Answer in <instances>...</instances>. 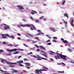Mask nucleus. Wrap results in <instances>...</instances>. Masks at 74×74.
I'll return each instance as SVG.
<instances>
[{"label": "nucleus", "instance_id": "nucleus-1", "mask_svg": "<svg viewBox=\"0 0 74 74\" xmlns=\"http://www.w3.org/2000/svg\"><path fill=\"white\" fill-rule=\"evenodd\" d=\"M57 57L59 59H60L62 58V59H63L65 60H67V59H66V56L61 55L60 53L59 54V55H57Z\"/></svg>", "mask_w": 74, "mask_h": 74}, {"label": "nucleus", "instance_id": "nucleus-2", "mask_svg": "<svg viewBox=\"0 0 74 74\" xmlns=\"http://www.w3.org/2000/svg\"><path fill=\"white\" fill-rule=\"evenodd\" d=\"M2 36V38H7L6 37H9L10 38H12V39H14V36L11 35V36H10L8 34H2L1 35Z\"/></svg>", "mask_w": 74, "mask_h": 74}, {"label": "nucleus", "instance_id": "nucleus-3", "mask_svg": "<svg viewBox=\"0 0 74 74\" xmlns=\"http://www.w3.org/2000/svg\"><path fill=\"white\" fill-rule=\"evenodd\" d=\"M17 7L18 8V10H24V8L22 7V5L19 6V5H17Z\"/></svg>", "mask_w": 74, "mask_h": 74}, {"label": "nucleus", "instance_id": "nucleus-4", "mask_svg": "<svg viewBox=\"0 0 74 74\" xmlns=\"http://www.w3.org/2000/svg\"><path fill=\"white\" fill-rule=\"evenodd\" d=\"M21 26H22L23 27H30V25L29 24H26V25H20Z\"/></svg>", "mask_w": 74, "mask_h": 74}, {"label": "nucleus", "instance_id": "nucleus-5", "mask_svg": "<svg viewBox=\"0 0 74 74\" xmlns=\"http://www.w3.org/2000/svg\"><path fill=\"white\" fill-rule=\"evenodd\" d=\"M61 40L62 41H63V42L65 44H66V43H67V44H68V41L66 40H64V39L61 38Z\"/></svg>", "mask_w": 74, "mask_h": 74}, {"label": "nucleus", "instance_id": "nucleus-6", "mask_svg": "<svg viewBox=\"0 0 74 74\" xmlns=\"http://www.w3.org/2000/svg\"><path fill=\"white\" fill-rule=\"evenodd\" d=\"M30 25V27H31V28H33V29H34V30H36V27H34V25H33L31 24Z\"/></svg>", "mask_w": 74, "mask_h": 74}, {"label": "nucleus", "instance_id": "nucleus-7", "mask_svg": "<svg viewBox=\"0 0 74 74\" xmlns=\"http://www.w3.org/2000/svg\"><path fill=\"white\" fill-rule=\"evenodd\" d=\"M32 12H31V14H32V15H34L35 13H36V14H37V12H36V11H34V10H32Z\"/></svg>", "mask_w": 74, "mask_h": 74}, {"label": "nucleus", "instance_id": "nucleus-8", "mask_svg": "<svg viewBox=\"0 0 74 74\" xmlns=\"http://www.w3.org/2000/svg\"><path fill=\"white\" fill-rule=\"evenodd\" d=\"M23 62V60H21L19 61H17L16 62V63H17V64H21V63H22Z\"/></svg>", "mask_w": 74, "mask_h": 74}, {"label": "nucleus", "instance_id": "nucleus-9", "mask_svg": "<svg viewBox=\"0 0 74 74\" xmlns=\"http://www.w3.org/2000/svg\"><path fill=\"white\" fill-rule=\"evenodd\" d=\"M42 69H42V70H41L42 71H47V70H48V69H47V68H45V67L42 68Z\"/></svg>", "mask_w": 74, "mask_h": 74}, {"label": "nucleus", "instance_id": "nucleus-10", "mask_svg": "<svg viewBox=\"0 0 74 74\" xmlns=\"http://www.w3.org/2000/svg\"><path fill=\"white\" fill-rule=\"evenodd\" d=\"M64 16H66L68 19H69V16H68V14H67V13L64 14Z\"/></svg>", "mask_w": 74, "mask_h": 74}, {"label": "nucleus", "instance_id": "nucleus-11", "mask_svg": "<svg viewBox=\"0 0 74 74\" xmlns=\"http://www.w3.org/2000/svg\"><path fill=\"white\" fill-rule=\"evenodd\" d=\"M73 22L74 20H73V19H72V20L71 21V25L72 26H73V27H74V25L73 24Z\"/></svg>", "mask_w": 74, "mask_h": 74}, {"label": "nucleus", "instance_id": "nucleus-12", "mask_svg": "<svg viewBox=\"0 0 74 74\" xmlns=\"http://www.w3.org/2000/svg\"><path fill=\"white\" fill-rule=\"evenodd\" d=\"M44 34L42 32H40L38 33V34L36 35V36H41V34Z\"/></svg>", "mask_w": 74, "mask_h": 74}, {"label": "nucleus", "instance_id": "nucleus-13", "mask_svg": "<svg viewBox=\"0 0 74 74\" xmlns=\"http://www.w3.org/2000/svg\"><path fill=\"white\" fill-rule=\"evenodd\" d=\"M12 52H15V51H16L17 50H19L18 49H12Z\"/></svg>", "mask_w": 74, "mask_h": 74}, {"label": "nucleus", "instance_id": "nucleus-14", "mask_svg": "<svg viewBox=\"0 0 74 74\" xmlns=\"http://www.w3.org/2000/svg\"><path fill=\"white\" fill-rule=\"evenodd\" d=\"M50 29L51 30H52V31H53V32H56L54 28H50Z\"/></svg>", "mask_w": 74, "mask_h": 74}, {"label": "nucleus", "instance_id": "nucleus-15", "mask_svg": "<svg viewBox=\"0 0 74 74\" xmlns=\"http://www.w3.org/2000/svg\"><path fill=\"white\" fill-rule=\"evenodd\" d=\"M25 64L26 65V66H30V63H25Z\"/></svg>", "mask_w": 74, "mask_h": 74}, {"label": "nucleus", "instance_id": "nucleus-16", "mask_svg": "<svg viewBox=\"0 0 74 74\" xmlns=\"http://www.w3.org/2000/svg\"><path fill=\"white\" fill-rule=\"evenodd\" d=\"M7 27H4V30H7V29H10V27H9L8 26H6Z\"/></svg>", "mask_w": 74, "mask_h": 74}, {"label": "nucleus", "instance_id": "nucleus-17", "mask_svg": "<svg viewBox=\"0 0 74 74\" xmlns=\"http://www.w3.org/2000/svg\"><path fill=\"white\" fill-rule=\"evenodd\" d=\"M42 55H43V56H45V57H46V58L48 57V56H47V54L46 53H44V54H42Z\"/></svg>", "mask_w": 74, "mask_h": 74}, {"label": "nucleus", "instance_id": "nucleus-18", "mask_svg": "<svg viewBox=\"0 0 74 74\" xmlns=\"http://www.w3.org/2000/svg\"><path fill=\"white\" fill-rule=\"evenodd\" d=\"M5 60L4 59L1 60V62L2 63H4V62H5Z\"/></svg>", "mask_w": 74, "mask_h": 74}, {"label": "nucleus", "instance_id": "nucleus-19", "mask_svg": "<svg viewBox=\"0 0 74 74\" xmlns=\"http://www.w3.org/2000/svg\"><path fill=\"white\" fill-rule=\"evenodd\" d=\"M41 57H40V56L38 55H36V58H41Z\"/></svg>", "mask_w": 74, "mask_h": 74}, {"label": "nucleus", "instance_id": "nucleus-20", "mask_svg": "<svg viewBox=\"0 0 74 74\" xmlns=\"http://www.w3.org/2000/svg\"><path fill=\"white\" fill-rule=\"evenodd\" d=\"M50 54H51V55H53V53H55L54 52H53L51 51L49 52Z\"/></svg>", "mask_w": 74, "mask_h": 74}, {"label": "nucleus", "instance_id": "nucleus-21", "mask_svg": "<svg viewBox=\"0 0 74 74\" xmlns=\"http://www.w3.org/2000/svg\"><path fill=\"white\" fill-rule=\"evenodd\" d=\"M0 71L2 72H3V73H7V71H4L0 69Z\"/></svg>", "mask_w": 74, "mask_h": 74}, {"label": "nucleus", "instance_id": "nucleus-22", "mask_svg": "<svg viewBox=\"0 0 74 74\" xmlns=\"http://www.w3.org/2000/svg\"><path fill=\"white\" fill-rule=\"evenodd\" d=\"M19 66H20L21 67H24V66H23V64H18Z\"/></svg>", "mask_w": 74, "mask_h": 74}, {"label": "nucleus", "instance_id": "nucleus-23", "mask_svg": "<svg viewBox=\"0 0 74 74\" xmlns=\"http://www.w3.org/2000/svg\"><path fill=\"white\" fill-rule=\"evenodd\" d=\"M19 53V52L18 51H16L13 54H17L18 53Z\"/></svg>", "mask_w": 74, "mask_h": 74}, {"label": "nucleus", "instance_id": "nucleus-24", "mask_svg": "<svg viewBox=\"0 0 74 74\" xmlns=\"http://www.w3.org/2000/svg\"><path fill=\"white\" fill-rule=\"evenodd\" d=\"M6 63L8 64H12V62H7Z\"/></svg>", "mask_w": 74, "mask_h": 74}, {"label": "nucleus", "instance_id": "nucleus-25", "mask_svg": "<svg viewBox=\"0 0 74 74\" xmlns=\"http://www.w3.org/2000/svg\"><path fill=\"white\" fill-rule=\"evenodd\" d=\"M8 46H9L10 47H12V46H13V45L10 44L9 45H7Z\"/></svg>", "mask_w": 74, "mask_h": 74}, {"label": "nucleus", "instance_id": "nucleus-26", "mask_svg": "<svg viewBox=\"0 0 74 74\" xmlns=\"http://www.w3.org/2000/svg\"><path fill=\"white\" fill-rule=\"evenodd\" d=\"M13 72L14 73H18V71L17 70H14V71H13Z\"/></svg>", "mask_w": 74, "mask_h": 74}, {"label": "nucleus", "instance_id": "nucleus-27", "mask_svg": "<svg viewBox=\"0 0 74 74\" xmlns=\"http://www.w3.org/2000/svg\"><path fill=\"white\" fill-rule=\"evenodd\" d=\"M64 22L65 24V25H67V22H66L64 21Z\"/></svg>", "mask_w": 74, "mask_h": 74}, {"label": "nucleus", "instance_id": "nucleus-28", "mask_svg": "<svg viewBox=\"0 0 74 74\" xmlns=\"http://www.w3.org/2000/svg\"><path fill=\"white\" fill-rule=\"evenodd\" d=\"M66 3V1H64L62 3V5H63L64 4V3Z\"/></svg>", "mask_w": 74, "mask_h": 74}, {"label": "nucleus", "instance_id": "nucleus-29", "mask_svg": "<svg viewBox=\"0 0 74 74\" xmlns=\"http://www.w3.org/2000/svg\"><path fill=\"white\" fill-rule=\"evenodd\" d=\"M6 56H11V54H5Z\"/></svg>", "mask_w": 74, "mask_h": 74}, {"label": "nucleus", "instance_id": "nucleus-30", "mask_svg": "<svg viewBox=\"0 0 74 74\" xmlns=\"http://www.w3.org/2000/svg\"><path fill=\"white\" fill-rule=\"evenodd\" d=\"M39 22H40L39 20H36L35 22H36V23H38Z\"/></svg>", "mask_w": 74, "mask_h": 74}, {"label": "nucleus", "instance_id": "nucleus-31", "mask_svg": "<svg viewBox=\"0 0 74 74\" xmlns=\"http://www.w3.org/2000/svg\"><path fill=\"white\" fill-rule=\"evenodd\" d=\"M35 39H36V40H38L39 41H40V39H39L38 37H35Z\"/></svg>", "mask_w": 74, "mask_h": 74}, {"label": "nucleus", "instance_id": "nucleus-32", "mask_svg": "<svg viewBox=\"0 0 74 74\" xmlns=\"http://www.w3.org/2000/svg\"><path fill=\"white\" fill-rule=\"evenodd\" d=\"M30 18L31 19V20L32 21H34V20H33V18L32 16L30 17Z\"/></svg>", "mask_w": 74, "mask_h": 74}, {"label": "nucleus", "instance_id": "nucleus-33", "mask_svg": "<svg viewBox=\"0 0 74 74\" xmlns=\"http://www.w3.org/2000/svg\"><path fill=\"white\" fill-rule=\"evenodd\" d=\"M41 59H44L45 60H47V59L46 58H43L42 57L41 58Z\"/></svg>", "mask_w": 74, "mask_h": 74}, {"label": "nucleus", "instance_id": "nucleus-34", "mask_svg": "<svg viewBox=\"0 0 74 74\" xmlns=\"http://www.w3.org/2000/svg\"><path fill=\"white\" fill-rule=\"evenodd\" d=\"M12 64H17V63L16 62L12 63Z\"/></svg>", "mask_w": 74, "mask_h": 74}, {"label": "nucleus", "instance_id": "nucleus-35", "mask_svg": "<svg viewBox=\"0 0 74 74\" xmlns=\"http://www.w3.org/2000/svg\"><path fill=\"white\" fill-rule=\"evenodd\" d=\"M38 32H39V33H41V31L40 30H37Z\"/></svg>", "mask_w": 74, "mask_h": 74}, {"label": "nucleus", "instance_id": "nucleus-36", "mask_svg": "<svg viewBox=\"0 0 74 74\" xmlns=\"http://www.w3.org/2000/svg\"><path fill=\"white\" fill-rule=\"evenodd\" d=\"M23 60L25 61H28V60H27V59H26V58H25L24 59H23Z\"/></svg>", "mask_w": 74, "mask_h": 74}, {"label": "nucleus", "instance_id": "nucleus-37", "mask_svg": "<svg viewBox=\"0 0 74 74\" xmlns=\"http://www.w3.org/2000/svg\"><path fill=\"white\" fill-rule=\"evenodd\" d=\"M7 51H8V52H12V49L11 50H10L8 49Z\"/></svg>", "mask_w": 74, "mask_h": 74}, {"label": "nucleus", "instance_id": "nucleus-38", "mask_svg": "<svg viewBox=\"0 0 74 74\" xmlns=\"http://www.w3.org/2000/svg\"><path fill=\"white\" fill-rule=\"evenodd\" d=\"M58 73H64V72L62 71H58Z\"/></svg>", "mask_w": 74, "mask_h": 74}, {"label": "nucleus", "instance_id": "nucleus-39", "mask_svg": "<svg viewBox=\"0 0 74 74\" xmlns=\"http://www.w3.org/2000/svg\"><path fill=\"white\" fill-rule=\"evenodd\" d=\"M35 71L36 72H39V71H40V70H38V69H36V70H35Z\"/></svg>", "mask_w": 74, "mask_h": 74}, {"label": "nucleus", "instance_id": "nucleus-40", "mask_svg": "<svg viewBox=\"0 0 74 74\" xmlns=\"http://www.w3.org/2000/svg\"><path fill=\"white\" fill-rule=\"evenodd\" d=\"M44 18V16H42L39 18L40 19H42Z\"/></svg>", "mask_w": 74, "mask_h": 74}, {"label": "nucleus", "instance_id": "nucleus-41", "mask_svg": "<svg viewBox=\"0 0 74 74\" xmlns=\"http://www.w3.org/2000/svg\"><path fill=\"white\" fill-rule=\"evenodd\" d=\"M68 51H69V52H71V49H68Z\"/></svg>", "mask_w": 74, "mask_h": 74}, {"label": "nucleus", "instance_id": "nucleus-42", "mask_svg": "<svg viewBox=\"0 0 74 74\" xmlns=\"http://www.w3.org/2000/svg\"><path fill=\"white\" fill-rule=\"evenodd\" d=\"M41 70H42V69H40L39 71V73H42V72H41V71H41Z\"/></svg>", "mask_w": 74, "mask_h": 74}, {"label": "nucleus", "instance_id": "nucleus-43", "mask_svg": "<svg viewBox=\"0 0 74 74\" xmlns=\"http://www.w3.org/2000/svg\"><path fill=\"white\" fill-rule=\"evenodd\" d=\"M61 63H62V64L63 65V66H66V64H65L64 63L61 62Z\"/></svg>", "mask_w": 74, "mask_h": 74}, {"label": "nucleus", "instance_id": "nucleus-44", "mask_svg": "<svg viewBox=\"0 0 74 74\" xmlns=\"http://www.w3.org/2000/svg\"><path fill=\"white\" fill-rule=\"evenodd\" d=\"M51 41L50 40H48L47 41H46V42H49Z\"/></svg>", "mask_w": 74, "mask_h": 74}, {"label": "nucleus", "instance_id": "nucleus-45", "mask_svg": "<svg viewBox=\"0 0 74 74\" xmlns=\"http://www.w3.org/2000/svg\"><path fill=\"white\" fill-rule=\"evenodd\" d=\"M52 42H57V41H56V40H53Z\"/></svg>", "mask_w": 74, "mask_h": 74}, {"label": "nucleus", "instance_id": "nucleus-46", "mask_svg": "<svg viewBox=\"0 0 74 74\" xmlns=\"http://www.w3.org/2000/svg\"><path fill=\"white\" fill-rule=\"evenodd\" d=\"M9 66H10V67H14V66L12 65H10Z\"/></svg>", "mask_w": 74, "mask_h": 74}, {"label": "nucleus", "instance_id": "nucleus-47", "mask_svg": "<svg viewBox=\"0 0 74 74\" xmlns=\"http://www.w3.org/2000/svg\"><path fill=\"white\" fill-rule=\"evenodd\" d=\"M40 48H41V49H42V48H43L44 47L42 46H40Z\"/></svg>", "mask_w": 74, "mask_h": 74}, {"label": "nucleus", "instance_id": "nucleus-48", "mask_svg": "<svg viewBox=\"0 0 74 74\" xmlns=\"http://www.w3.org/2000/svg\"><path fill=\"white\" fill-rule=\"evenodd\" d=\"M55 58L56 59H58V56H55Z\"/></svg>", "mask_w": 74, "mask_h": 74}, {"label": "nucleus", "instance_id": "nucleus-49", "mask_svg": "<svg viewBox=\"0 0 74 74\" xmlns=\"http://www.w3.org/2000/svg\"><path fill=\"white\" fill-rule=\"evenodd\" d=\"M47 45H51V43H48L47 44Z\"/></svg>", "mask_w": 74, "mask_h": 74}, {"label": "nucleus", "instance_id": "nucleus-50", "mask_svg": "<svg viewBox=\"0 0 74 74\" xmlns=\"http://www.w3.org/2000/svg\"><path fill=\"white\" fill-rule=\"evenodd\" d=\"M23 45H25L26 47H28V46L26 45V44H23Z\"/></svg>", "mask_w": 74, "mask_h": 74}, {"label": "nucleus", "instance_id": "nucleus-51", "mask_svg": "<svg viewBox=\"0 0 74 74\" xmlns=\"http://www.w3.org/2000/svg\"><path fill=\"white\" fill-rule=\"evenodd\" d=\"M21 57H22V56H19L18 57V59H19V58H21Z\"/></svg>", "mask_w": 74, "mask_h": 74}, {"label": "nucleus", "instance_id": "nucleus-52", "mask_svg": "<svg viewBox=\"0 0 74 74\" xmlns=\"http://www.w3.org/2000/svg\"><path fill=\"white\" fill-rule=\"evenodd\" d=\"M3 44H7V43H6L5 42H3Z\"/></svg>", "mask_w": 74, "mask_h": 74}, {"label": "nucleus", "instance_id": "nucleus-53", "mask_svg": "<svg viewBox=\"0 0 74 74\" xmlns=\"http://www.w3.org/2000/svg\"><path fill=\"white\" fill-rule=\"evenodd\" d=\"M17 38V39H18V40H21V38L19 37H18Z\"/></svg>", "mask_w": 74, "mask_h": 74}, {"label": "nucleus", "instance_id": "nucleus-54", "mask_svg": "<svg viewBox=\"0 0 74 74\" xmlns=\"http://www.w3.org/2000/svg\"><path fill=\"white\" fill-rule=\"evenodd\" d=\"M43 21H46V18H43Z\"/></svg>", "mask_w": 74, "mask_h": 74}, {"label": "nucleus", "instance_id": "nucleus-55", "mask_svg": "<svg viewBox=\"0 0 74 74\" xmlns=\"http://www.w3.org/2000/svg\"><path fill=\"white\" fill-rule=\"evenodd\" d=\"M26 67L27 68V69H30V68L29 66H26Z\"/></svg>", "mask_w": 74, "mask_h": 74}, {"label": "nucleus", "instance_id": "nucleus-56", "mask_svg": "<svg viewBox=\"0 0 74 74\" xmlns=\"http://www.w3.org/2000/svg\"><path fill=\"white\" fill-rule=\"evenodd\" d=\"M53 38L54 39H57V37H54Z\"/></svg>", "mask_w": 74, "mask_h": 74}, {"label": "nucleus", "instance_id": "nucleus-57", "mask_svg": "<svg viewBox=\"0 0 74 74\" xmlns=\"http://www.w3.org/2000/svg\"><path fill=\"white\" fill-rule=\"evenodd\" d=\"M32 52H31V53H28V55H31V54H32Z\"/></svg>", "mask_w": 74, "mask_h": 74}, {"label": "nucleus", "instance_id": "nucleus-58", "mask_svg": "<svg viewBox=\"0 0 74 74\" xmlns=\"http://www.w3.org/2000/svg\"><path fill=\"white\" fill-rule=\"evenodd\" d=\"M18 45H16L14 46L15 47H17Z\"/></svg>", "mask_w": 74, "mask_h": 74}, {"label": "nucleus", "instance_id": "nucleus-59", "mask_svg": "<svg viewBox=\"0 0 74 74\" xmlns=\"http://www.w3.org/2000/svg\"><path fill=\"white\" fill-rule=\"evenodd\" d=\"M67 45H68V46L69 47V46H71V45H70V44H67Z\"/></svg>", "mask_w": 74, "mask_h": 74}, {"label": "nucleus", "instance_id": "nucleus-60", "mask_svg": "<svg viewBox=\"0 0 74 74\" xmlns=\"http://www.w3.org/2000/svg\"><path fill=\"white\" fill-rule=\"evenodd\" d=\"M23 71L24 73H26V72H27V71H25V70H23Z\"/></svg>", "mask_w": 74, "mask_h": 74}, {"label": "nucleus", "instance_id": "nucleus-61", "mask_svg": "<svg viewBox=\"0 0 74 74\" xmlns=\"http://www.w3.org/2000/svg\"><path fill=\"white\" fill-rule=\"evenodd\" d=\"M3 25H4L5 26H7V25L5 24H3Z\"/></svg>", "mask_w": 74, "mask_h": 74}, {"label": "nucleus", "instance_id": "nucleus-62", "mask_svg": "<svg viewBox=\"0 0 74 74\" xmlns=\"http://www.w3.org/2000/svg\"><path fill=\"white\" fill-rule=\"evenodd\" d=\"M50 60L51 61H53V59H52V58H51L50 59Z\"/></svg>", "mask_w": 74, "mask_h": 74}, {"label": "nucleus", "instance_id": "nucleus-63", "mask_svg": "<svg viewBox=\"0 0 74 74\" xmlns=\"http://www.w3.org/2000/svg\"><path fill=\"white\" fill-rule=\"evenodd\" d=\"M37 60H41V59L40 58H38V59H37Z\"/></svg>", "mask_w": 74, "mask_h": 74}, {"label": "nucleus", "instance_id": "nucleus-64", "mask_svg": "<svg viewBox=\"0 0 74 74\" xmlns=\"http://www.w3.org/2000/svg\"><path fill=\"white\" fill-rule=\"evenodd\" d=\"M4 74H11L10 73H4Z\"/></svg>", "mask_w": 74, "mask_h": 74}]
</instances>
